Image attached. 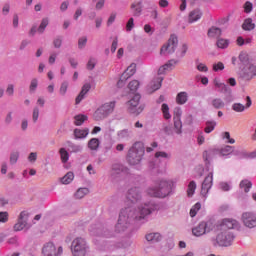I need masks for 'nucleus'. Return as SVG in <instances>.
<instances>
[{"label": "nucleus", "mask_w": 256, "mask_h": 256, "mask_svg": "<svg viewBox=\"0 0 256 256\" xmlns=\"http://www.w3.org/2000/svg\"><path fill=\"white\" fill-rule=\"evenodd\" d=\"M139 201H141V190L137 187L130 188L126 194V205L128 206L120 211L118 222L115 226L117 233H123V231L129 229V225L133 221H141L147 215H151L153 211L151 204L137 206Z\"/></svg>", "instance_id": "f257e3e1"}, {"label": "nucleus", "mask_w": 256, "mask_h": 256, "mask_svg": "<svg viewBox=\"0 0 256 256\" xmlns=\"http://www.w3.org/2000/svg\"><path fill=\"white\" fill-rule=\"evenodd\" d=\"M173 181L171 180H159L155 183V186H152L147 189V194L150 197L164 198L171 193L173 189Z\"/></svg>", "instance_id": "f03ea898"}, {"label": "nucleus", "mask_w": 256, "mask_h": 256, "mask_svg": "<svg viewBox=\"0 0 256 256\" xmlns=\"http://www.w3.org/2000/svg\"><path fill=\"white\" fill-rule=\"evenodd\" d=\"M143 155H145V148L143 147V143L135 142L128 151L127 162L130 165H139L143 159Z\"/></svg>", "instance_id": "7ed1b4c3"}, {"label": "nucleus", "mask_w": 256, "mask_h": 256, "mask_svg": "<svg viewBox=\"0 0 256 256\" xmlns=\"http://www.w3.org/2000/svg\"><path fill=\"white\" fill-rule=\"evenodd\" d=\"M71 253L73 256H86L89 253V244L82 237L75 238L71 243Z\"/></svg>", "instance_id": "20e7f679"}, {"label": "nucleus", "mask_w": 256, "mask_h": 256, "mask_svg": "<svg viewBox=\"0 0 256 256\" xmlns=\"http://www.w3.org/2000/svg\"><path fill=\"white\" fill-rule=\"evenodd\" d=\"M115 111V101L107 102L100 106L94 113L95 121H101Z\"/></svg>", "instance_id": "39448f33"}, {"label": "nucleus", "mask_w": 256, "mask_h": 256, "mask_svg": "<svg viewBox=\"0 0 256 256\" xmlns=\"http://www.w3.org/2000/svg\"><path fill=\"white\" fill-rule=\"evenodd\" d=\"M178 43L177 36L171 35L168 42L162 46L160 55H172V53H175Z\"/></svg>", "instance_id": "423d86ee"}, {"label": "nucleus", "mask_w": 256, "mask_h": 256, "mask_svg": "<svg viewBox=\"0 0 256 256\" xmlns=\"http://www.w3.org/2000/svg\"><path fill=\"white\" fill-rule=\"evenodd\" d=\"M235 149L233 146L226 145L222 147L220 150H213V151H204L203 152V159L204 161H209L211 155H215V153H219L222 157H227V155H231Z\"/></svg>", "instance_id": "0eeeda50"}, {"label": "nucleus", "mask_w": 256, "mask_h": 256, "mask_svg": "<svg viewBox=\"0 0 256 256\" xmlns=\"http://www.w3.org/2000/svg\"><path fill=\"white\" fill-rule=\"evenodd\" d=\"M42 253L44 256H61L63 255V247L57 248L53 242H49L43 247Z\"/></svg>", "instance_id": "6e6552de"}, {"label": "nucleus", "mask_w": 256, "mask_h": 256, "mask_svg": "<svg viewBox=\"0 0 256 256\" xmlns=\"http://www.w3.org/2000/svg\"><path fill=\"white\" fill-rule=\"evenodd\" d=\"M139 101H141V95L135 94L133 98L127 102V109L129 113H135L136 115H139V113L143 111V108L138 107Z\"/></svg>", "instance_id": "1a4fd4ad"}, {"label": "nucleus", "mask_w": 256, "mask_h": 256, "mask_svg": "<svg viewBox=\"0 0 256 256\" xmlns=\"http://www.w3.org/2000/svg\"><path fill=\"white\" fill-rule=\"evenodd\" d=\"M136 71H137V65L135 63L130 64L126 69V71L121 75L117 83L118 87H123L127 79H130V77H133Z\"/></svg>", "instance_id": "9d476101"}, {"label": "nucleus", "mask_w": 256, "mask_h": 256, "mask_svg": "<svg viewBox=\"0 0 256 256\" xmlns=\"http://www.w3.org/2000/svg\"><path fill=\"white\" fill-rule=\"evenodd\" d=\"M233 239H235V236H233L232 233L222 232L216 237V243H218V245H222L223 247H229Z\"/></svg>", "instance_id": "9b49d317"}, {"label": "nucleus", "mask_w": 256, "mask_h": 256, "mask_svg": "<svg viewBox=\"0 0 256 256\" xmlns=\"http://www.w3.org/2000/svg\"><path fill=\"white\" fill-rule=\"evenodd\" d=\"M241 221L245 227H248V229L256 227V215L253 214V212H244Z\"/></svg>", "instance_id": "f8f14e48"}, {"label": "nucleus", "mask_w": 256, "mask_h": 256, "mask_svg": "<svg viewBox=\"0 0 256 256\" xmlns=\"http://www.w3.org/2000/svg\"><path fill=\"white\" fill-rule=\"evenodd\" d=\"M209 231H211V223L207 222H200L192 229V233L195 237H201V235H205V233H209Z\"/></svg>", "instance_id": "ddd939ff"}, {"label": "nucleus", "mask_w": 256, "mask_h": 256, "mask_svg": "<svg viewBox=\"0 0 256 256\" xmlns=\"http://www.w3.org/2000/svg\"><path fill=\"white\" fill-rule=\"evenodd\" d=\"M213 187V172H210L204 179L201 188V195L202 197H207V193Z\"/></svg>", "instance_id": "4468645a"}, {"label": "nucleus", "mask_w": 256, "mask_h": 256, "mask_svg": "<svg viewBox=\"0 0 256 256\" xmlns=\"http://www.w3.org/2000/svg\"><path fill=\"white\" fill-rule=\"evenodd\" d=\"M240 76L244 81H251L254 77H256V66L250 64L247 68H244L240 73Z\"/></svg>", "instance_id": "2eb2a0df"}, {"label": "nucleus", "mask_w": 256, "mask_h": 256, "mask_svg": "<svg viewBox=\"0 0 256 256\" xmlns=\"http://www.w3.org/2000/svg\"><path fill=\"white\" fill-rule=\"evenodd\" d=\"M29 218V213L27 211H22L19 215L18 222L14 225V231H23L27 227V219Z\"/></svg>", "instance_id": "dca6fc26"}, {"label": "nucleus", "mask_w": 256, "mask_h": 256, "mask_svg": "<svg viewBox=\"0 0 256 256\" xmlns=\"http://www.w3.org/2000/svg\"><path fill=\"white\" fill-rule=\"evenodd\" d=\"M161 83H163V77L158 76L154 78L147 86L148 93H155V91H159L161 89Z\"/></svg>", "instance_id": "f3484780"}, {"label": "nucleus", "mask_w": 256, "mask_h": 256, "mask_svg": "<svg viewBox=\"0 0 256 256\" xmlns=\"http://www.w3.org/2000/svg\"><path fill=\"white\" fill-rule=\"evenodd\" d=\"M252 104H253V102L251 101V97L247 96L246 97V105H243L241 103H234L232 105V109L236 113H243V111H245V109H249V107H251Z\"/></svg>", "instance_id": "a211bd4d"}, {"label": "nucleus", "mask_w": 256, "mask_h": 256, "mask_svg": "<svg viewBox=\"0 0 256 256\" xmlns=\"http://www.w3.org/2000/svg\"><path fill=\"white\" fill-rule=\"evenodd\" d=\"M223 229H239V222L235 219L226 218L222 221Z\"/></svg>", "instance_id": "6ab92c4d"}, {"label": "nucleus", "mask_w": 256, "mask_h": 256, "mask_svg": "<svg viewBox=\"0 0 256 256\" xmlns=\"http://www.w3.org/2000/svg\"><path fill=\"white\" fill-rule=\"evenodd\" d=\"M91 91V84L86 83L83 85L79 95L76 97V105H79L83 99H85V95Z\"/></svg>", "instance_id": "aec40b11"}, {"label": "nucleus", "mask_w": 256, "mask_h": 256, "mask_svg": "<svg viewBox=\"0 0 256 256\" xmlns=\"http://www.w3.org/2000/svg\"><path fill=\"white\" fill-rule=\"evenodd\" d=\"M203 17V12L199 9L192 10L188 15V23H195Z\"/></svg>", "instance_id": "412c9836"}, {"label": "nucleus", "mask_w": 256, "mask_h": 256, "mask_svg": "<svg viewBox=\"0 0 256 256\" xmlns=\"http://www.w3.org/2000/svg\"><path fill=\"white\" fill-rule=\"evenodd\" d=\"M175 65H177V61L169 60L166 64H164L163 66H161L159 68L158 75H163V73H165V71H171V69H173V67H175Z\"/></svg>", "instance_id": "4be33fe9"}, {"label": "nucleus", "mask_w": 256, "mask_h": 256, "mask_svg": "<svg viewBox=\"0 0 256 256\" xmlns=\"http://www.w3.org/2000/svg\"><path fill=\"white\" fill-rule=\"evenodd\" d=\"M131 9L133 11V15L135 17H139V15H141V11H143V3L141 1H136L131 4Z\"/></svg>", "instance_id": "5701e85b"}, {"label": "nucleus", "mask_w": 256, "mask_h": 256, "mask_svg": "<svg viewBox=\"0 0 256 256\" xmlns=\"http://www.w3.org/2000/svg\"><path fill=\"white\" fill-rule=\"evenodd\" d=\"M189 99L187 92H180L176 96V103L178 105H185Z\"/></svg>", "instance_id": "b1692460"}, {"label": "nucleus", "mask_w": 256, "mask_h": 256, "mask_svg": "<svg viewBox=\"0 0 256 256\" xmlns=\"http://www.w3.org/2000/svg\"><path fill=\"white\" fill-rule=\"evenodd\" d=\"M208 37L211 39H219L221 37V28L212 27L208 30Z\"/></svg>", "instance_id": "393cba45"}, {"label": "nucleus", "mask_w": 256, "mask_h": 256, "mask_svg": "<svg viewBox=\"0 0 256 256\" xmlns=\"http://www.w3.org/2000/svg\"><path fill=\"white\" fill-rule=\"evenodd\" d=\"M89 135V129H75L74 130V137L76 139H85Z\"/></svg>", "instance_id": "a878e982"}, {"label": "nucleus", "mask_w": 256, "mask_h": 256, "mask_svg": "<svg viewBox=\"0 0 256 256\" xmlns=\"http://www.w3.org/2000/svg\"><path fill=\"white\" fill-rule=\"evenodd\" d=\"M242 29H244V31H253V29H255V23H253V19L248 18L244 20V23L242 24Z\"/></svg>", "instance_id": "bb28decb"}, {"label": "nucleus", "mask_w": 256, "mask_h": 256, "mask_svg": "<svg viewBox=\"0 0 256 256\" xmlns=\"http://www.w3.org/2000/svg\"><path fill=\"white\" fill-rule=\"evenodd\" d=\"M214 85H215V87H218V89H221V91H223L224 93H228L229 95H231V88L229 86H227L226 84H223V83L219 82V80L215 79Z\"/></svg>", "instance_id": "cd10ccee"}, {"label": "nucleus", "mask_w": 256, "mask_h": 256, "mask_svg": "<svg viewBox=\"0 0 256 256\" xmlns=\"http://www.w3.org/2000/svg\"><path fill=\"white\" fill-rule=\"evenodd\" d=\"M211 105L214 109H223L225 107V102L221 98H214L211 101Z\"/></svg>", "instance_id": "c85d7f7f"}, {"label": "nucleus", "mask_w": 256, "mask_h": 256, "mask_svg": "<svg viewBox=\"0 0 256 256\" xmlns=\"http://www.w3.org/2000/svg\"><path fill=\"white\" fill-rule=\"evenodd\" d=\"M196 190H197V183H195V181H191L187 187V197H193V195H195Z\"/></svg>", "instance_id": "c756f323"}, {"label": "nucleus", "mask_w": 256, "mask_h": 256, "mask_svg": "<svg viewBox=\"0 0 256 256\" xmlns=\"http://www.w3.org/2000/svg\"><path fill=\"white\" fill-rule=\"evenodd\" d=\"M99 143L98 138H92L88 141V148H90L91 151H97V149H99Z\"/></svg>", "instance_id": "7c9ffc66"}, {"label": "nucleus", "mask_w": 256, "mask_h": 256, "mask_svg": "<svg viewBox=\"0 0 256 256\" xmlns=\"http://www.w3.org/2000/svg\"><path fill=\"white\" fill-rule=\"evenodd\" d=\"M75 179V174L73 172H68L64 177L61 178V183L63 185H69Z\"/></svg>", "instance_id": "2f4dec72"}, {"label": "nucleus", "mask_w": 256, "mask_h": 256, "mask_svg": "<svg viewBox=\"0 0 256 256\" xmlns=\"http://www.w3.org/2000/svg\"><path fill=\"white\" fill-rule=\"evenodd\" d=\"M216 46L218 49H227V47H229V40L225 38H218Z\"/></svg>", "instance_id": "473e14b6"}, {"label": "nucleus", "mask_w": 256, "mask_h": 256, "mask_svg": "<svg viewBox=\"0 0 256 256\" xmlns=\"http://www.w3.org/2000/svg\"><path fill=\"white\" fill-rule=\"evenodd\" d=\"M146 241H152V243H157V241H161V234L159 233L147 234Z\"/></svg>", "instance_id": "72a5a7b5"}, {"label": "nucleus", "mask_w": 256, "mask_h": 256, "mask_svg": "<svg viewBox=\"0 0 256 256\" xmlns=\"http://www.w3.org/2000/svg\"><path fill=\"white\" fill-rule=\"evenodd\" d=\"M161 111L163 113L164 119L166 120L171 119V113H169V105H167L166 103L162 104Z\"/></svg>", "instance_id": "f704fd0d"}, {"label": "nucleus", "mask_w": 256, "mask_h": 256, "mask_svg": "<svg viewBox=\"0 0 256 256\" xmlns=\"http://www.w3.org/2000/svg\"><path fill=\"white\" fill-rule=\"evenodd\" d=\"M59 153L62 163H67L69 161V152L65 148H60Z\"/></svg>", "instance_id": "c9c22d12"}, {"label": "nucleus", "mask_w": 256, "mask_h": 256, "mask_svg": "<svg viewBox=\"0 0 256 256\" xmlns=\"http://www.w3.org/2000/svg\"><path fill=\"white\" fill-rule=\"evenodd\" d=\"M252 186L253 184L249 180H243L240 183V187L245 191V193H249Z\"/></svg>", "instance_id": "e433bc0d"}, {"label": "nucleus", "mask_w": 256, "mask_h": 256, "mask_svg": "<svg viewBox=\"0 0 256 256\" xmlns=\"http://www.w3.org/2000/svg\"><path fill=\"white\" fill-rule=\"evenodd\" d=\"M174 121V131L177 135H181L183 129V122L181 120H173Z\"/></svg>", "instance_id": "4c0bfd02"}, {"label": "nucleus", "mask_w": 256, "mask_h": 256, "mask_svg": "<svg viewBox=\"0 0 256 256\" xmlns=\"http://www.w3.org/2000/svg\"><path fill=\"white\" fill-rule=\"evenodd\" d=\"M74 119H75L74 125L79 127V126H81L82 123H85V121H87V116H85V115H76L74 117Z\"/></svg>", "instance_id": "58836bf2"}, {"label": "nucleus", "mask_w": 256, "mask_h": 256, "mask_svg": "<svg viewBox=\"0 0 256 256\" xmlns=\"http://www.w3.org/2000/svg\"><path fill=\"white\" fill-rule=\"evenodd\" d=\"M217 126V122L215 121H208L206 122V127L204 129L205 133H211L215 130V127Z\"/></svg>", "instance_id": "ea45409f"}, {"label": "nucleus", "mask_w": 256, "mask_h": 256, "mask_svg": "<svg viewBox=\"0 0 256 256\" xmlns=\"http://www.w3.org/2000/svg\"><path fill=\"white\" fill-rule=\"evenodd\" d=\"M87 193H89V189H87V188H80L75 193V197H76V199H83V197H85L87 195Z\"/></svg>", "instance_id": "a19ab883"}, {"label": "nucleus", "mask_w": 256, "mask_h": 256, "mask_svg": "<svg viewBox=\"0 0 256 256\" xmlns=\"http://www.w3.org/2000/svg\"><path fill=\"white\" fill-rule=\"evenodd\" d=\"M238 59H239L240 63L245 65V64L249 63V54H247V52H241L238 56Z\"/></svg>", "instance_id": "79ce46f5"}, {"label": "nucleus", "mask_w": 256, "mask_h": 256, "mask_svg": "<svg viewBox=\"0 0 256 256\" xmlns=\"http://www.w3.org/2000/svg\"><path fill=\"white\" fill-rule=\"evenodd\" d=\"M201 210V203L197 202L191 209H190V217H195L197 213Z\"/></svg>", "instance_id": "37998d69"}, {"label": "nucleus", "mask_w": 256, "mask_h": 256, "mask_svg": "<svg viewBox=\"0 0 256 256\" xmlns=\"http://www.w3.org/2000/svg\"><path fill=\"white\" fill-rule=\"evenodd\" d=\"M49 25V18H43L40 26L38 27V33H43Z\"/></svg>", "instance_id": "c03bdc74"}, {"label": "nucleus", "mask_w": 256, "mask_h": 256, "mask_svg": "<svg viewBox=\"0 0 256 256\" xmlns=\"http://www.w3.org/2000/svg\"><path fill=\"white\" fill-rule=\"evenodd\" d=\"M181 115H183V110L181 108H174L173 120H181Z\"/></svg>", "instance_id": "a18cd8bd"}, {"label": "nucleus", "mask_w": 256, "mask_h": 256, "mask_svg": "<svg viewBox=\"0 0 256 256\" xmlns=\"http://www.w3.org/2000/svg\"><path fill=\"white\" fill-rule=\"evenodd\" d=\"M222 139H227L226 143H230V145L235 144V139L231 138V134L229 132H224L222 134Z\"/></svg>", "instance_id": "49530a36"}, {"label": "nucleus", "mask_w": 256, "mask_h": 256, "mask_svg": "<svg viewBox=\"0 0 256 256\" xmlns=\"http://www.w3.org/2000/svg\"><path fill=\"white\" fill-rule=\"evenodd\" d=\"M128 88L130 91H137L139 89V82L137 80H133L128 84Z\"/></svg>", "instance_id": "de8ad7c7"}, {"label": "nucleus", "mask_w": 256, "mask_h": 256, "mask_svg": "<svg viewBox=\"0 0 256 256\" xmlns=\"http://www.w3.org/2000/svg\"><path fill=\"white\" fill-rule=\"evenodd\" d=\"M243 9L244 13H251V11H253V3H251L250 1L245 2Z\"/></svg>", "instance_id": "09e8293b"}, {"label": "nucleus", "mask_w": 256, "mask_h": 256, "mask_svg": "<svg viewBox=\"0 0 256 256\" xmlns=\"http://www.w3.org/2000/svg\"><path fill=\"white\" fill-rule=\"evenodd\" d=\"M19 159V152H12L10 155V163L11 165H15Z\"/></svg>", "instance_id": "8fccbe9b"}, {"label": "nucleus", "mask_w": 256, "mask_h": 256, "mask_svg": "<svg viewBox=\"0 0 256 256\" xmlns=\"http://www.w3.org/2000/svg\"><path fill=\"white\" fill-rule=\"evenodd\" d=\"M67 89H69V82H63L60 86V95H65Z\"/></svg>", "instance_id": "3c124183"}, {"label": "nucleus", "mask_w": 256, "mask_h": 256, "mask_svg": "<svg viewBox=\"0 0 256 256\" xmlns=\"http://www.w3.org/2000/svg\"><path fill=\"white\" fill-rule=\"evenodd\" d=\"M9 221V213L0 212V223H7Z\"/></svg>", "instance_id": "603ef678"}, {"label": "nucleus", "mask_w": 256, "mask_h": 256, "mask_svg": "<svg viewBox=\"0 0 256 256\" xmlns=\"http://www.w3.org/2000/svg\"><path fill=\"white\" fill-rule=\"evenodd\" d=\"M223 69H225V65L223 64V62H218L216 64H213V71L215 72L223 71Z\"/></svg>", "instance_id": "864d4df0"}, {"label": "nucleus", "mask_w": 256, "mask_h": 256, "mask_svg": "<svg viewBox=\"0 0 256 256\" xmlns=\"http://www.w3.org/2000/svg\"><path fill=\"white\" fill-rule=\"evenodd\" d=\"M189 49V47L187 46V44H182V46L180 47L179 50V57H185L187 50Z\"/></svg>", "instance_id": "5fc2aeb1"}, {"label": "nucleus", "mask_w": 256, "mask_h": 256, "mask_svg": "<svg viewBox=\"0 0 256 256\" xmlns=\"http://www.w3.org/2000/svg\"><path fill=\"white\" fill-rule=\"evenodd\" d=\"M135 20L133 18H130L126 24V31H132L133 27H135Z\"/></svg>", "instance_id": "6e6d98bb"}, {"label": "nucleus", "mask_w": 256, "mask_h": 256, "mask_svg": "<svg viewBox=\"0 0 256 256\" xmlns=\"http://www.w3.org/2000/svg\"><path fill=\"white\" fill-rule=\"evenodd\" d=\"M95 65H96V61L95 59L91 58L88 63H87V69L89 71H93V69H95Z\"/></svg>", "instance_id": "4d7b16f0"}, {"label": "nucleus", "mask_w": 256, "mask_h": 256, "mask_svg": "<svg viewBox=\"0 0 256 256\" xmlns=\"http://www.w3.org/2000/svg\"><path fill=\"white\" fill-rule=\"evenodd\" d=\"M197 69L202 72V73H207V71H209V68L207 67V65L203 64V63H199L197 65Z\"/></svg>", "instance_id": "13d9d810"}, {"label": "nucleus", "mask_w": 256, "mask_h": 256, "mask_svg": "<svg viewBox=\"0 0 256 256\" xmlns=\"http://www.w3.org/2000/svg\"><path fill=\"white\" fill-rule=\"evenodd\" d=\"M87 45V37H82L78 40V47L79 49H83Z\"/></svg>", "instance_id": "bf43d9fd"}, {"label": "nucleus", "mask_w": 256, "mask_h": 256, "mask_svg": "<svg viewBox=\"0 0 256 256\" xmlns=\"http://www.w3.org/2000/svg\"><path fill=\"white\" fill-rule=\"evenodd\" d=\"M70 151H71V153H79L81 151V146L71 144L70 145Z\"/></svg>", "instance_id": "052dcab7"}, {"label": "nucleus", "mask_w": 256, "mask_h": 256, "mask_svg": "<svg viewBox=\"0 0 256 256\" xmlns=\"http://www.w3.org/2000/svg\"><path fill=\"white\" fill-rule=\"evenodd\" d=\"M32 119L34 123H37V119H39V109L37 107L33 109Z\"/></svg>", "instance_id": "680f3d73"}, {"label": "nucleus", "mask_w": 256, "mask_h": 256, "mask_svg": "<svg viewBox=\"0 0 256 256\" xmlns=\"http://www.w3.org/2000/svg\"><path fill=\"white\" fill-rule=\"evenodd\" d=\"M38 81L37 78L32 79L30 83V91H35L37 89Z\"/></svg>", "instance_id": "e2e57ef3"}, {"label": "nucleus", "mask_w": 256, "mask_h": 256, "mask_svg": "<svg viewBox=\"0 0 256 256\" xmlns=\"http://www.w3.org/2000/svg\"><path fill=\"white\" fill-rule=\"evenodd\" d=\"M119 43V40L117 38H115L112 42V45H111V52L112 53H115L117 51V45Z\"/></svg>", "instance_id": "0e129e2a"}, {"label": "nucleus", "mask_w": 256, "mask_h": 256, "mask_svg": "<svg viewBox=\"0 0 256 256\" xmlns=\"http://www.w3.org/2000/svg\"><path fill=\"white\" fill-rule=\"evenodd\" d=\"M6 93H7V95H9L10 97L13 96V93H15L13 84L8 85V87H7V89H6Z\"/></svg>", "instance_id": "69168bd1"}, {"label": "nucleus", "mask_w": 256, "mask_h": 256, "mask_svg": "<svg viewBox=\"0 0 256 256\" xmlns=\"http://www.w3.org/2000/svg\"><path fill=\"white\" fill-rule=\"evenodd\" d=\"M62 43H63V40L61 38H56L53 41V45H54V47H56V49H59V47H61Z\"/></svg>", "instance_id": "338daca9"}, {"label": "nucleus", "mask_w": 256, "mask_h": 256, "mask_svg": "<svg viewBox=\"0 0 256 256\" xmlns=\"http://www.w3.org/2000/svg\"><path fill=\"white\" fill-rule=\"evenodd\" d=\"M155 157L157 159H159V157H163L164 159L169 158V154H167L166 152H156Z\"/></svg>", "instance_id": "774afa93"}]
</instances>
